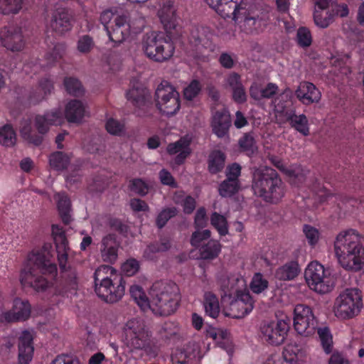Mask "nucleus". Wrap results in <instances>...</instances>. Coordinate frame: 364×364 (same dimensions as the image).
I'll return each instance as SVG.
<instances>
[{"mask_svg": "<svg viewBox=\"0 0 364 364\" xmlns=\"http://www.w3.org/2000/svg\"><path fill=\"white\" fill-rule=\"evenodd\" d=\"M71 156V154L56 151L50 156L49 164L52 168L57 171L65 169L70 164Z\"/></svg>", "mask_w": 364, "mask_h": 364, "instance_id": "4c0bfd02", "label": "nucleus"}, {"mask_svg": "<svg viewBox=\"0 0 364 364\" xmlns=\"http://www.w3.org/2000/svg\"><path fill=\"white\" fill-rule=\"evenodd\" d=\"M177 213V210L175 208H168L164 209L158 215L156 219V224L159 228L164 227L167 221L174 217Z\"/></svg>", "mask_w": 364, "mask_h": 364, "instance_id": "13d9d810", "label": "nucleus"}, {"mask_svg": "<svg viewBox=\"0 0 364 364\" xmlns=\"http://www.w3.org/2000/svg\"><path fill=\"white\" fill-rule=\"evenodd\" d=\"M294 326L299 334L307 336L315 331L316 320L311 309L298 304L294 311Z\"/></svg>", "mask_w": 364, "mask_h": 364, "instance_id": "2eb2a0df", "label": "nucleus"}, {"mask_svg": "<svg viewBox=\"0 0 364 364\" xmlns=\"http://www.w3.org/2000/svg\"><path fill=\"white\" fill-rule=\"evenodd\" d=\"M244 20L243 26L247 32H253L262 29V26L266 24V19L264 18H256L255 15H252L250 11L249 5L245 14L241 16L240 20Z\"/></svg>", "mask_w": 364, "mask_h": 364, "instance_id": "2f4dec72", "label": "nucleus"}, {"mask_svg": "<svg viewBox=\"0 0 364 364\" xmlns=\"http://www.w3.org/2000/svg\"><path fill=\"white\" fill-rule=\"evenodd\" d=\"M157 15L166 31L176 28L178 16L172 0H161L159 3Z\"/></svg>", "mask_w": 364, "mask_h": 364, "instance_id": "6ab92c4d", "label": "nucleus"}, {"mask_svg": "<svg viewBox=\"0 0 364 364\" xmlns=\"http://www.w3.org/2000/svg\"><path fill=\"white\" fill-rule=\"evenodd\" d=\"M129 186L131 191L139 195H145L148 191V186L141 179H134Z\"/></svg>", "mask_w": 364, "mask_h": 364, "instance_id": "774afa93", "label": "nucleus"}, {"mask_svg": "<svg viewBox=\"0 0 364 364\" xmlns=\"http://www.w3.org/2000/svg\"><path fill=\"white\" fill-rule=\"evenodd\" d=\"M210 223L221 236L228 233V225L225 216L214 212L210 216Z\"/></svg>", "mask_w": 364, "mask_h": 364, "instance_id": "c03bdc74", "label": "nucleus"}, {"mask_svg": "<svg viewBox=\"0 0 364 364\" xmlns=\"http://www.w3.org/2000/svg\"><path fill=\"white\" fill-rule=\"evenodd\" d=\"M210 237V231L208 230H200L198 229L196 230L191 236V243L196 247H200L203 245V242Z\"/></svg>", "mask_w": 364, "mask_h": 364, "instance_id": "5fc2aeb1", "label": "nucleus"}, {"mask_svg": "<svg viewBox=\"0 0 364 364\" xmlns=\"http://www.w3.org/2000/svg\"><path fill=\"white\" fill-rule=\"evenodd\" d=\"M192 138L186 135L178 141L171 143L167 146L166 151L171 156H175L174 162L176 164H181L191 154L190 144Z\"/></svg>", "mask_w": 364, "mask_h": 364, "instance_id": "412c9836", "label": "nucleus"}, {"mask_svg": "<svg viewBox=\"0 0 364 364\" xmlns=\"http://www.w3.org/2000/svg\"><path fill=\"white\" fill-rule=\"evenodd\" d=\"M105 128L107 132L110 134L121 135L124 132V125L118 120L112 117H109L107 119Z\"/></svg>", "mask_w": 364, "mask_h": 364, "instance_id": "864d4df0", "label": "nucleus"}, {"mask_svg": "<svg viewBox=\"0 0 364 364\" xmlns=\"http://www.w3.org/2000/svg\"><path fill=\"white\" fill-rule=\"evenodd\" d=\"M289 330L288 320L282 318L265 321L260 326V336L264 341L277 346L284 341Z\"/></svg>", "mask_w": 364, "mask_h": 364, "instance_id": "4468645a", "label": "nucleus"}, {"mask_svg": "<svg viewBox=\"0 0 364 364\" xmlns=\"http://www.w3.org/2000/svg\"><path fill=\"white\" fill-rule=\"evenodd\" d=\"M299 272L298 262L291 261L277 269L276 277L282 280H291L299 274Z\"/></svg>", "mask_w": 364, "mask_h": 364, "instance_id": "473e14b6", "label": "nucleus"}, {"mask_svg": "<svg viewBox=\"0 0 364 364\" xmlns=\"http://www.w3.org/2000/svg\"><path fill=\"white\" fill-rule=\"evenodd\" d=\"M225 164V155L219 151H213L208 159V168L209 171L215 173L221 171Z\"/></svg>", "mask_w": 364, "mask_h": 364, "instance_id": "37998d69", "label": "nucleus"}, {"mask_svg": "<svg viewBox=\"0 0 364 364\" xmlns=\"http://www.w3.org/2000/svg\"><path fill=\"white\" fill-rule=\"evenodd\" d=\"M201 85L198 80H193L183 90L184 97L188 100H192L200 92Z\"/></svg>", "mask_w": 364, "mask_h": 364, "instance_id": "6e6d98bb", "label": "nucleus"}, {"mask_svg": "<svg viewBox=\"0 0 364 364\" xmlns=\"http://www.w3.org/2000/svg\"><path fill=\"white\" fill-rule=\"evenodd\" d=\"M55 199L57 203L58 209L63 220L68 223L70 220L71 205L67 196L64 193H56Z\"/></svg>", "mask_w": 364, "mask_h": 364, "instance_id": "c9c22d12", "label": "nucleus"}, {"mask_svg": "<svg viewBox=\"0 0 364 364\" xmlns=\"http://www.w3.org/2000/svg\"><path fill=\"white\" fill-rule=\"evenodd\" d=\"M63 122L64 117L61 109L54 108L43 114H37L32 118L22 120L19 132L27 143L38 146L51 126L60 125Z\"/></svg>", "mask_w": 364, "mask_h": 364, "instance_id": "20e7f679", "label": "nucleus"}, {"mask_svg": "<svg viewBox=\"0 0 364 364\" xmlns=\"http://www.w3.org/2000/svg\"><path fill=\"white\" fill-rule=\"evenodd\" d=\"M173 200L176 203L181 205L183 212L187 214L191 213L196 208L195 199L190 196H186L183 192L176 193Z\"/></svg>", "mask_w": 364, "mask_h": 364, "instance_id": "79ce46f5", "label": "nucleus"}, {"mask_svg": "<svg viewBox=\"0 0 364 364\" xmlns=\"http://www.w3.org/2000/svg\"><path fill=\"white\" fill-rule=\"evenodd\" d=\"M159 53L158 55V62H164L169 60L175 52V46L169 37L161 33V39H159Z\"/></svg>", "mask_w": 364, "mask_h": 364, "instance_id": "7c9ffc66", "label": "nucleus"}, {"mask_svg": "<svg viewBox=\"0 0 364 364\" xmlns=\"http://www.w3.org/2000/svg\"><path fill=\"white\" fill-rule=\"evenodd\" d=\"M24 0H0V14H16L22 9Z\"/></svg>", "mask_w": 364, "mask_h": 364, "instance_id": "a19ab883", "label": "nucleus"}, {"mask_svg": "<svg viewBox=\"0 0 364 364\" xmlns=\"http://www.w3.org/2000/svg\"><path fill=\"white\" fill-rule=\"evenodd\" d=\"M33 336L26 331L19 337L18 343V364H29L33 358Z\"/></svg>", "mask_w": 364, "mask_h": 364, "instance_id": "a878e982", "label": "nucleus"}, {"mask_svg": "<svg viewBox=\"0 0 364 364\" xmlns=\"http://www.w3.org/2000/svg\"><path fill=\"white\" fill-rule=\"evenodd\" d=\"M292 92L286 89L277 97L274 102V110L277 120L280 122H289L297 132L307 136L309 134V122L304 114L296 115L291 108Z\"/></svg>", "mask_w": 364, "mask_h": 364, "instance_id": "9d476101", "label": "nucleus"}, {"mask_svg": "<svg viewBox=\"0 0 364 364\" xmlns=\"http://www.w3.org/2000/svg\"><path fill=\"white\" fill-rule=\"evenodd\" d=\"M230 124V115L227 110L218 111L213 114L211 127L213 133L218 137L221 138L227 135Z\"/></svg>", "mask_w": 364, "mask_h": 364, "instance_id": "bb28decb", "label": "nucleus"}, {"mask_svg": "<svg viewBox=\"0 0 364 364\" xmlns=\"http://www.w3.org/2000/svg\"><path fill=\"white\" fill-rule=\"evenodd\" d=\"M268 281L260 273H256L253 276L250 284V288L255 294H262L268 288Z\"/></svg>", "mask_w": 364, "mask_h": 364, "instance_id": "a18cd8bd", "label": "nucleus"}, {"mask_svg": "<svg viewBox=\"0 0 364 364\" xmlns=\"http://www.w3.org/2000/svg\"><path fill=\"white\" fill-rule=\"evenodd\" d=\"M95 292L107 302L114 303L124 295V286L117 270L108 265H101L94 274Z\"/></svg>", "mask_w": 364, "mask_h": 364, "instance_id": "0eeeda50", "label": "nucleus"}, {"mask_svg": "<svg viewBox=\"0 0 364 364\" xmlns=\"http://www.w3.org/2000/svg\"><path fill=\"white\" fill-rule=\"evenodd\" d=\"M316 25L320 28H327L333 21V14L330 11L323 12L316 9L314 15Z\"/></svg>", "mask_w": 364, "mask_h": 364, "instance_id": "49530a36", "label": "nucleus"}, {"mask_svg": "<svg viewBox=\"0 0 364 364\" xmlns=\"http://www.w3.org/2000/svg\"><path fill=\"white\" fill-rule=\"evenodd\" d=\"M297 98L305 105L318 102L321 99V92L316 86L308 82H302L295 91Z\"/></svg>", "mask_w": 364, "mask_h": 364, "instance_id": "393cba45", "label": "nucleus"}, {"mask_svg": "<svg viewBox=\"0 0 364 364\" xmlns=\"http://www.w3.org/2000/svg\"><path fill=\"white\" fill-rule=\"evenodd\" d=\"M132 297L136 302L138 306L144 311H146L149 309L150 296H146L142 288L138 285H133L130 288Z\"/></svg>", "mask_w": 364, "mask_h": 364, "instance_id": "ea45409f", "label": "nucleus"}, {"mask_svg": "<svg viewBox=\"0 0 364 364\" xmlns=\"http://www.w3.org/2000/svg\"><path fill=\"white\" fill-rule=\"evenodd\" d=\"M16 134L13 128L6 125L0 129V144L6 146H11L16 142Z\"/></svg>", "mask_w": 364, "mask_h": 364, "instance_id": "de8ad7c7", "label": "nucleus"}, {"mask_svg": "<svg viewBox=\"0 0 364 364\" xmlns=\"http://www.w3.org/2000/svg\"><path fill=\"white\" fill-rule=\"evenodd\" d=\"M240 148L248 154L253 153L255 149V143L252 135L247 134L239 141Z\"/></svg>", "mask_w": 364, "mask_h": 364, "instance_id": "680f3d73", "label": "nucleus"}, {"mask_svg": "<svg viewBox=\"0 0 364 364\" xmlns=\"http://www.w3.org/2000/svg\"><path fill=\"white\" fill-rule=\"evenodd\" d=\"M89 115L86 105L80 100L69 101L65 107V116L69 122L81 123L85 117Z\"/></svg>", "mask_w": 364, "mask_h": 364, "instance_id": "4be33fe9", "label": "nucleus"}, {"mask_svg": "<svg viewBox=\"0 0 364 364\" xmlns=\"http://www.w3.org/2000/svg\"><path fill=\"white\" fill-rule=\"evenodd\" d=\"M304 279L309 289L318 294L331 291L334 282L328 269L316 261L310 262L304 270Z\"/></svg>", "mask_w": 364, "mask_h": 364, "instance_id": "f8f14e48", "label": "nucleus"}, {"mask_svg": "<svg viewBox=\"0 0 364 364\" xmlns=\"http://www.w3.org/2000/svg\"><path fill=\"white\" fill-rule=\"evenodd\" d=\"M277 90L278 87L274 83H269L264 88H260L257 84H254L251 86L250 92L252 98L259 100L262 98L271 97L277 92Z\"/></svg>", "mask_w": 364, "mask_h": 364, "instance_id": "f704fd0d", "label": "nucleus"}, {"mask_svg": "<svg viewBox=\"0 0 364 364\" xmlns=\"http://www.w3.org/2000/svg\"><path fill=\"white\" fill-rule=\"evenodd\" d=\"M123 339L132 351L149 355L156 353V346L144 322L138 318L128 320L123 328Z\"/></svg>", "mask_w": 364, "mask_h": 364, "instance_id": "6e6552de", "label": "nucleus"}, {"mask_svg": "<svg viewBox=\"0 0 364 364\" xmlns=\"http://www.w3.org/2000/svg\"><path fill=\"white\" fill-rule=\"evenodd\" d=\"M92 39L88 36H83L78 40L77 50L80 53H88L93 47Z\"/></svg>", "mask_w": 364, "mask_h": 364, "instance_id": "338daca9", "label": "nucleus"}, {"mask_svg": "<svg viewBox=\"0 0 364 364\" xmlns=\"http://www.w3.org/2000/svg\"><path fill=\"white\" fill-rule=\"evenodd\" d=\"M208 224L206 210L204 208H200L196 211L194 220V225L196 229L205 228Z\"/></svg>", "mask_w": 364, "mask_h": 364, "instance_id": "69168bd1", "label": "nucleus"}, {"mask_svg": "<svg viewBox=\"0 0 364 364\" xmlns=\"http://www.w3.org/2000/svg\"><path fill=\"white\" fill-rule=\"evenodd\" d=\"M283 358L289 364H304L306 353L300 346L289 344L283 350Z\"/></svg>", "mask_w": 364, "mask_h": 364, "instance_id": "c756f323", "label": "nucleus"}, {"mask_svg": "<svg viewBox=\"0 0 364 364\" xmlns=\"http://www.w3.org/2000/svg\"><path fill=\"white\" fill-rule=\"evenodd\" d=\"M248 2L245 0H223L213 9L223 18L232 17L235 21H240L242 15L247 10Z\"/></svg>", "mask_w": 364, "mask_h": 364, "instance_id": "a211bd4d", "label": "nucleus"}, {"mask_svg": "<svg viewBox=\"0 0 364 364\" xmlns=\"http://www.w3.org/2000/svg\"><path fill=\"white\" fill-rule=\"evenodd\" d=\"M223 313L225 316L240 318L250 314L254 308V300L247 289L245 279L232 275L221 280Z\"/></svg>", "mask_w": 364, "mask_h": 364, "instance_id": "f257e3e1", "label": "nucleus"}, {"mask_svg": "<svg viewBox=\"0 0 364 364\" xmlns=\"http://www.w3.org/2000/svg\"><path fill=\"white\" fill-rule=\"evenodd\" d=\"M31 314V306L26 300L16 298L14 300L11 311L4 314V318L6 321L14 322L27 319Z\"/></svg>", "mask_w": 364, "mask_h": 364, "instance_id": "5701e85b", "label": "nucleus"}, {"mask_svg": "<svg viewBox=\"0 0 364 364\" xmlns=\"http://www.w3.org/2000/svg\"><path fill=\"white\" fill-rule=\"evenodd\" d=\"M139 269V263L135 259H129L122 265V271L127 276H133Z\"/></svg>", "mask_w": 364, "mask_h": 364, "instance_id": "052dcab7", "label": "nucleus"}, {"mask_svg": "<svg viewBox=\"0 0 364 364\" xmlns=\"http://www.w3.org/2000/svg\"><path fill=\"white\" fill-rule=\"evenodd\" d=\"M204 308L205 313L212 318H216L220 313L219 301L212 292H206L204 295Z\"/></svg>", "mask_w": 364, "mask_h": 364, "instance_id": "58836bf2", "label": "nucleus"}, {"mask_svg": "<svg viewBox=\"0 0 364 364\" xmlns=\"http://www.w3.org/2000/svg\"><path fill=\"white\" fill-rule=\"evenodd\" d=\"M296 39L299 46L302 47L309 46L312 42V37L310 31L305 27L299 28L297 31Z\"/></svg>", "mask_w": 364, "mask_h": 364, "instance_id": "4d7b16f0", "label": "nucleus"}, {"mask_svg": "<svg viewBox=\"0 0 364 364\" xmlns=\"http://www.w3.org/2000/svg\"><path fill=\"white\" fill-rule=\"evenodd\" d=\"M127 17L118 11L107 10L101 14L100 20L107 31L109 39L120 43L128 38L132 34L140 32L144 21L142 18L136 23L127 21Z\"/></svg>", "mask_w": 364, "mask_h": 364, "instance_id": "1a4fd4ad", "label": "nucleus"}, {"mask_svg": "<svg viewBox=\"0 0 364 364\" xmlns=\"http://www.w3.org/2000/svg\"><path fill=\"white\" fill-rule=\"evenodd\" d=\"M254 194L268 203H277L285 194V187L277 173L267 166L255 168L252 173Z\"/></svg>", "mask_w": 364, "mask_h": 364, "instance_id": "39448f33", "label": "nucleus"}, {"mask_svg": "<svg viewBox=\"0 0 364 364\" xmlns=\"http://www.w3.org/2000/svg\"><path fill=\"white\" fill-rule=\"evenodd\" d=\"M161 33L151 32L143 38L141 48L144 54L150 60L158 62L159 39Z\"/></svg>", "mask_w": 364, "mask_h": 364, "instance_id": "c85d7f7f", "label": "nucleus"}, {"mask_svg": "<svg viewBox=\"0 0 364 364\" xmlns=\"http://www.w3.org/2000/svg\"><path fill=\"white\" fill-rule=\"evenodd\" d=\"M64 87L66 91L73 95H80L83 92L81 83L73 77H66L64 80Z\"/></svg>", "mask_w": 364, "mask_h": 364, "instance_id": "8fccbe9b", "label": "nucleus"}, {"mask_svg": "<svg viewBox=\"0 0 364 364\" xmlns=\"http://www.w3.org/2000/svg\"><path fill=\"white\" fill-rule=\"evenodd\" d=\"M155 105L162 114H175L180 109L179 94L172 85L162 82L155 92Z\"/></svg>", "mask_w": 364, "mask_h": 364, "instance_id": "ddd939ff", "label": "nucleus"}, {"mask_svg": "<svg viewBox=\"0 0 364 364\" xmlns=\"http://www.w3.org/2000/svg\"><path fill=\"white\" fill-rule=\"evenodd\" d=\"M56 249L59 265L63 270H65L68 251L70 250L69 247H68V244L56 246Z\"/></svg>", "mask_w": 364, "mask_h": 364, "instance_id": "e2e57ef3", "label": "nucleus"}, {"mask_svg": "<svg viewBox=\"0 0 364 364\" xmlns=\"http://www.w3.org/2000/svg\"><path fill=\"white\" fill-rule=\"evenodd\" d=\"M318 334L321 340V345L326 353H330L332 350V336L327 328L318 329Z\"/></svg>", "mask_w": 364, "mask_h": 364, "instance_id": "3c124183", "label": "nucleus"}, {"mask_svg": "<svg viewBox=\"0 0 364 364\" xmlns=\"http://www.w3.org/2000/svg\"><path fill=\"white\" fill-rule=\"evenodd\" d=\"M149 309L154 314L168 316L174 313L181 299L177 285L172 282L159 281L151 287Z\"/></svg>", "mask_w": 364, "mask_h": 364, "instance_id": "423d86ee", "label": "nucleus"}, {"mask_svg": "<svg viewBox=\"0 0 364 364\" xmlns=\"http://www.w3.org/2000/svg\"><path fill=\"white\" fill-rule=\"evenodd\" d=\"M221 250L220 242L215 240H210L207 243L201 245L199 249L200 255L204 259H213L217 257Z\"/></svg>", "mask_w": 364, "mask_h": 364, "instance_id": "e433bc0d", "label": "nucleus"}, {"mask_svg": "<svg viewBox=\"0 0 364 364\" xmlns=\"http://www.w3.org/2000/svg\"><path fill=\"white\" fill-rule=\"evenodd\" d=\"M52 246L45 245L41 250H33L23 263L20 274V282L24 287H31L37 291H44L50 287V284L43 277H36L35 271L40 269L44 274H55L56 265L51 261Z\"/></svg>", "mask_w": 364, "mask_h": 364, "instance_id": "f03ea898", "label": "nucleus"}, {"mask_svg": "<svg viewBox=\"0 0 364 364\" xmlns=\"http://www.w3.org/2000/svg\"><path fill=\"white\" fill-rule=\"evenodd\" d=\"M303 230L309 245L314 247L321 238L319 230L309 225H304Z\"/></svg>", "mask_w": 364, "mask_h": 364, "instance_id": "603ef678", "label": "nucleus"}, {"mask_svg": "<svg viewBox=\"0 0 364 364\" xmlns=\"http://www.w3.org/2000/svg\"><path fill=\"white\" fill-rule=\"evenodd\" d=\"M119 243L113 235L105 236L102 240L100 255L105 262L114 263L118 257Z\"/></svg>", "mask_w": 364, "mask_h": 364, "instance_id": "b1692460", "label": "nucleus"}, {"mask_svg": "<svg viewBox=\"0 0 364 364\" xmlns=\"http://www.w3.org/2000/svg\"><path fill=\"white\" fill-rule=\"evenodd\" d=\"M206 336L212 338L220 347L224 348L228 353H232V346L230 333L224 328L209 326L206 328Z\"/></svg>", "mask_w": 364, "mask_h": 364, "instance_id": "cd10ccee", "label": "nucleus"}, {"mask_svg": "<svg viewBox=\"0 0 364 364\" xmlns=\"http://www.w3.org/2000/svg\"><path fill=\"white\" fill-rule=\"evenodd\" d=\"M200 358V347L195 342L177 347L171 353L173 364H195Z\"/></svg>", "mask_w": 364, "mask_h": 364, "instance_id": "f3484780", "label": "nucleus"}, {"mask_svg": "<svg viewBox=\"0 0 364 364\" xmlns=\"http://www.w3.org/2000/svg\"><path fill=\"white\" fill-rule=\"evenodd\" d=\"M336 256L347 269L359 270L364 263V248L361 236L355 230L342 231L334 242Z\"/></svg>", "mask_w": 364, "mask_h": 364, "instance_id": "7ed1b4c3", "label": "nucleus"}, {"mask_svg": "<svg viewBox=\"0 0 364 364\" xmlns=\"http://www.w3.org/2000/svg\"><path fill=\"white\" fill-rule=\"evenodd\" d=\"M178 331V325L171 321L165 322L159 330L161 336L166 338H169L171 336L176 335Z\"/></svg>", "mask_w": 364, "mask_h": 364, "instance_id": "bf43d9fd", "label": "nucleus"}, {"mask_svg": "<svg viewBox=\"0 0 364 364\" xmlns=\"http://www.w3.org/2000/svg\"><path fill=\"white\" fill-rule=\"evenodd\" d=\"M363 308V296L358 288H348L340 293L334 301L333 311L340 319H350L359 314Z\"/></svg>", "mask_w": 364, "mask_h": 364, "instance_id": "9b49d317", "label": "nucleus"}, {"mask_svg": "<svg viewBox=\"0 0 364 364\" xmlns=\"http://www.w3.org/2000/svg\"><path fill=\"white\" fill-rule=\"evenodd\" d=\"M51 28L57 33H63L71 28L70 18L66 13H60L53 16L50 22Z\"/></svg>", "mask_w": 364, "mask_h": 364, "instance_id": "72a5a7b5", "label": "nucleus"}, {"mask_svg": "<svg viewBox=\"0 0 364 364\" xmlns=\"http://www.w3.org/2000/svg\"><path fill=\"white\" fill-rule=\"evenodd\" d=\"M238 188V181L225 180L220 185L219 193L223 197H229L235 193Z\"/></svg>", "mask_w": 364, "mask_h": 364, "instance_id": "09e8293b", "label": "nucleus"}, {"mask_svg": "<svg viewBox=\"0 0 364 364\" xmlns=\"http://www.w3.org/2000/svg\"><path fill=\"white\" fill-rule=\"evenodd\" d=\"M0 43L12 52L21 51L25 47V40L21 29L17 26H5L0 29Z\"/></svg>", "mask_w": 364, "mask_h": 364, "instance_id": "dca6fc26", "label": "nucleus"}, {"mask_svg": "<svg viewBox=\"0 0 364 364\" xmlns=\"http://www.w3.org/2000/svg\"><path fill=\"white\" fill-rule=\"evenodd\" d=\"M271 161L277 168L287 176L291 185L299 186L305 181L306 172L301 166L298 165L288 166L277 157H272Z\"/></svg>", "mask_w": 364, "mask_h": 364, "instance_id": "aec40b11", "label": "nucleus"}, {"mask_svg": "<svg viewBox=\"0 0 364 364\" xmlns=\"http://www.w3.org/2000/svg\"><path fill=\"white\" fill-rule=\"evenodd\" d=\"M52 234L56 246L68 244L65 235L59 225H52Z\"/></svg>", "mask_w": 364, "mask_h": 364, "instance_id": "0e129e2a", "label": "nucleus"}]
</instances>
